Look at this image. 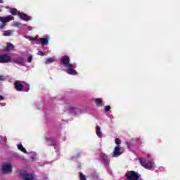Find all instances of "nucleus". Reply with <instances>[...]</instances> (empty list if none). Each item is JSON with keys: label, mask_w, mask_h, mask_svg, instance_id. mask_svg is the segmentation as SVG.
<instances>
[{"label": "nucleus", "mask_w": 180, "mask_h": 180, "mask_svg": "<svg viewBox=\"0 0 180 180\" xmlns=\"http://www.w3.org/2000/svg\"><path fill=\"white\" fill-rule=\"evenodd\" d=\"M14 63H15V64H22L23 63V58H15L14 60Z\"/></svg>", "instance_id": "nucleus-19"}, {"label": "nucleus", "mask_w": 180, "mask_h": 180, "mask_svg": "<svg viewBox=\"0 0 180 180\" xmlns=\"http://www.w3.org/2000/svg\"><path fill=\"white\" fill-rule=\"evenodd\" d=\"M11 60V56H8V54L0 55V64H5L6 63H9Z\"/></svg>", "instance_id": "nucleus-5"}, {"label": "nucleus", "mask_w": 180, "mask_h": 180, "mask_svg": "<svg viewBox=\"0 0 180 180\" xmlns=\"http://www.w3.org/2000/svg\"><path fill=\"white\" fill-rule=\"evenodd\" d=\"M18 150H20V151H22V153H24V154H27V150H26V148H25L21 143H19L18 145Z\"/></svg>", "instance_id": "nucleus-15"}, {"label": "nucleus", "mask_w": 180, "mask_h": 180, "mask_svg": "<svg viewBox=\"0 0 180 180\" xmlns=\"http://www.w3.org/2000/svg\"><path fill=\"white\" fill-rule=\"evenodd\" d=\"M12 172V165L11 164H6L2 167L3 174H9Z\"/></svg>", "instance_id": "nucleus-6"}, {"label": "nucleus", "mask_w": 180, "mask_h": 180, "mask_svg": "<svg viewBox=\"0 0 180 180\" xmlns=\"http://www.w3.org/2000/svg\"><path fill=\"white\" fill-rule=\"evenodd\" d=\"M139 161L141 165H142V167H143L144 168H146L147 169H151V168H153V163H151V162L147 161L144 158L140 159Z\"/></svg>", "instance_id": "nucleus-3"}, {"label": "nucleus", "mask_w": 180, "mask_h": 180, "mask_svg": "<svg viewBox=\"0 0 180 180\" xmlns=\"http://www.w3.org/2000/svg\"><path fill=\"white\" fill-rule=\"evenodd\" d=\"M46 141H47L48 144L50 146H51L53 144V142L49 143V141H53L52 138H46Z\"/></svg>", "instance_id": "nucleus-23"}, {"label": "nucleus", "mask_w": 180, "mask_h": 180, "mask_svg": "<svg viewBox=\"0 0 180 180\" xmlns=\"http://www.w3.org/2000/svg\"><path fill=\"white\" fill-rule=\"evenodd\" d=\"M0 101H4V96L0 95Z\"/></svg>", "instance_id": "nucleus-30"}, {"label": "nucleus", "mask_w": 180, "mask_h": 180, "mask_svg": "<svg viewBox=\"0 0 180 180\" xmlns=\"http://www.w3.org/2000/svg\"><path fill=\"white\" fill-rule=\"evenodd\" d=\"M29 39L31 41H37H37L39 40L37 39V38L33 37H29Z\"/></svg>", "instance_id": "nucleus-22"}, {"label": "nucleus", "mask_w": 180, "mask_h": 180, "mask_svg": "<svg viewBox=\"0 0 180 180\" xmlns=\"http://www.w3.org/2000/svg\"><path fill=\"white\" fill-rule=\"evenodd\" d=\"M71 59H70V56H63L60 58V63H63L64 67L67 68V67H72V63H70Z\"/></svg>", "instance_id": "nucleus-2"}, {"label": "nucleus", "mask_w": 180, "mask_h": 180, "mask_svg": "<svg viewBox=\"0 0 180 180\" xmlns=\"http://www.w3.org/2000/svg\"><path fill=\"white\" fill-rule=\"evenodd\" d=\"M101 158L104 164H109L110 162V160L108 158V155L105 153H101Z\"/></svg>", "instance_id": "nucleus-12"}, {"label": "nucleus", "mask_w": 180, "mask_h": 180, "mask_svg": "<svg viewBox=\"0 0 180 180\" xmlns=\"http://www.w3.org/2000/svg\"><path fill=\"white\" fill-rule=\"evenodd\" d=\"M18 15L20 18V19H22V20H25L26 22H29V20H32V17H30L23 13H19Z\"/></svg>", "instance_id": "nucleus-11"}, {"label": "nucleus", "mask_w": 180, "mask_h": 180, "mask_svg": "<svg viewBox=\"0 0 180 180\" xmlns=\"http://www.w3.org/2000/svg\"><path fill=\"white\" fill-rule=\"evenodd\" d=\"M20 175L22 176L24 180H33V175L27 174L25 170H20L19 172Z\"/></svg>", "instance_id": "nucleus-4"}, {"label": "nucleus", "mask_w": 180, "mask_h": 180, "mask_svg": "<svg viewBox=\"0 0 180 180\" xmlns=\"http://www.w3.org/2000/svg\"><path fill=\"white\" fill-rule=\"evenodd\" d=\"M121 143L122 141L119 138L115 139V144H117V146H120Z\"/></svg>", "instance_id": "nucleus-24"}, {"label": "nucleus", "mask_w": 180, "mask_h": 180, "mask_svg": "<svg viewBox=\"0 0 180 180\" xmlns=\"http://www.w3.org/2000/svg\"><path fill=\"white\" fill-rule=\"evenodd\" d=\"M126 180H140V174L135 171H129L125 174Z\"/></svg>", "instance_id": "nucleus-1"}, {"label": "nucleus", "mask_w": 180, "mask_h": 180, "mask_svg": "<svg viewBox=\"0 0 180 180\" xmlns=\"http://www.w3.org/2000/svg\"><path fill=\"white\" fill-rule=\"evenodd\" d=\"M68 70H66V72L69 74V75H77V70L74 69V64H72L71 67H67Z\"/></svg>", "instance_id": "nucleus-8"}, {"label": "nucleus", "mask_w": 180, "mask_h": 180, "mask_svg": "<svg viewBox=\"0 0 180 180\" xmlns=\"http://www.w3.org/2000/svg\"><path fill=\"white\" fill-rule=\"evenodd\" d=\"M96 133L98 137H99V139H102V131H101V127L98 125L96 127Z\"/></svg>", "instance_id": "nucleus-14"}, {"label": "nucleus", "mask_w": 180, "mask_h": 180, "mask_svg": "<svg viewBox=\"0 0 180 180\" xmlns=\"http://www.w3.org/2000/svg\"><path fill=\"white\" fill-rule=\"evenodd\" d=\"M0 4H2V0H0Z\"/></svg>", "instance_id": "nucleus-31"}, {"label": "nucleus", "mask_w": 180, "mask_h": 180, "mask_svg": "<svg viewBox=\"0 0 180 180\" xmlns=\"http://www.w3.org/2000/svg\"><path fill=\"white\" fill-rule=\"evenodd\" d=\"M37 55L43 56H44V52H43V51H38Z\"/></svg>", "instance_id": "nucleus-28"}, {"label": "nucleus", "mask_w": 180, "mask_h": 180, "mask_svg": "<svg viewBox=\"0 0 180 180\" xmlns=\"http://www.w3.org/2000/svg\"><path fill=\"white\" fill-rule=\"evenodd\" d=\"M48 43H49V37H44V38H39L37 40V44H41L42 47H44V46H47Z\"/></svg>", "instance_id": "nucleus-7"}, {"label": "nucleus", "mask_w": 180, "mask_h": 180, "mask_svg": "<svg viewBox=\"0 0 180 180\" xmlns=\"http://www.w3.org/2000/svg\"><path fill=\"white\" fill-rule=\"evenodd\" d=\"M80 180H86V177L82 173H80Z\"/></svg>", "instance_id": "nucleus-25"}, {"label": "nucleus", "mask_w": 180, "mask_h": 180, "mask_svg": "<svg viewBox=\"0 0 180 180\" xmlns=\"http://www.w3.org/2000/svg\"><path fill=\"white\" fill-rule=\"evenodd\" d=\"M15 88L16 91H18L19 92H22V91H23V84L20 82H15Z\"/></svg>", "instance_id": "nucleus-13"}, {"label": "nucleus", "mask_w": 180, "mask_h": 180, "mask_svg": "<svg viewBox=\"0 0 180 180\" xmlns=\"http://www.w3.org/2000/svg\"><path fill=\"white\" fill-rule=\"evenodd\" d=\"M0 81H5V76L0 75Z\"/></svg>", "instance_id": "nucleus-29"}, {"label": "nucleus", "mask_w": 180, "mask_h": 180, "mask_svg": "<svg viewBox=\"0 0 180 180\" xmlns=\"http://www.w3.org/2000/svg\"><path fill=\"white\" fill-rule=\"evenodd\" d=\"M109 110H110V105H107L105 107V112H109Z\"/></svg>", "instance_id": "nucleus-27"}, {"label": "nucleus", "mask_w": 180, "mask_h": 180, "mask_svg": "<svg viewBox=\"0 0 180 180\" xmlns=\"http://www.w3.org/2000/svg\"><path fill=\"white\" fill-rule=\"evenodd\" d=\"M95 103L96 106H102V99L101 98H96L95 99Z\"/></svg>", "instance_id": "nucleus-18"}, {"label": "nucleus", "mask_w": 180, "mask_h": 180, "mask_svg": "<svg viewBox=\"0 0 180 180\" xmlns=\"http://www.w3.org/2000/svg\"><path fill=\"white\" fill-rule=\"evenodd\" d=\"M4 36H12V32L10 31H4Z\"/></svg>", "instance_id": "nucleus-21"}, {"label": "nucleus", "mask_w": 180, "mask_h": 180, "mask_svg": "<svg viewBox=\"0 0 180 180\" xmlns=\"http://www.w3.org/2000/svg\"><path fill=\"white\" fill-rule=\"evenodd\" d=\"M13 49H15V46L13 44H12V43L8 42L6 44V50L7 51L13 50Z\"/></svg>", "instance_id": "nucleus-16"}, {"label": "nucleus", "mask_w": 180, "mask_h": 180, "mask_svg": "<svg viewBox=\"0 0 180 180\" xmlns=\"http://www.w3.org/2000/svg\"><path fill=\"white\" fill-rule=\"evenodd\" d=\"M15 19L12 15H8L7 17H1L0 22L2 23H6L8 22H11V20H13Z\"/></svg>", "instance_id": "nucleus-10"}, {"label": "nucleus", "mask_w": 180, "mask_h": 180, "mask_svg": "<svg viewBox=\"0 0 180 180\" xmlns=\"http://www.w3.org/2000/svg\"><path fill=\"white\" fill-rule=\"evenodd\" d=\"M122 154H123V152L120 151V146H116L114 149L112 157H119V155H122Z\"/></svg>", "instance_id": "nucleus-9"}, {"label": "nucleus", "mask_w": 180, "mask_h": 180, "mask_svg": "<svg viewBox=\"0 0 180 180\" xmlns=\"http://www.w3.org/2000/svg\"><path fill=\"white\" fill-rule=\"evenodd\" d=\"M10 13L13 15V16H16L18 15V9L13 8L10 9Z\"/></svg>", "instance_id": "nucleus-17"}, {"label": "nucleus", "mask_w": 180, "mask_h": 180, "mask_svg": "<svg viewBox=\"0 0 180 180\" xmlns=\"http://www.w3.org/2000/svg\"><path fill=\"white\" fill-rule=\"evenodd\" d=\"M32 60H33V56H30L27 58V62H28V63H32Z\"/></svg>", "instance_id": "nucleus-26"}, {"label": "nucleus", "mask_w": 180, "mask_h": 180, "mask_svg": "<svg viewBox=\"0 0 180 180\" xmlns=\"http://www.w3.org/2000/svg\"><path fill=\"white\" fill-rule=\"evenodd\" d=\"M55 60L53 58H49L46 60L45 64H51V63H54Z\"/></svg>", "instance_id": "nucleus-20"}]
</instances>
